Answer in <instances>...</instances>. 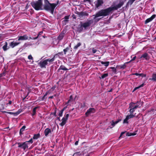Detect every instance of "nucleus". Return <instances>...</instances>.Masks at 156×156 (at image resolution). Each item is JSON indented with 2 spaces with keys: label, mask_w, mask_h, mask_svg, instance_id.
<instances>
[{
  "label": "nucleus",
  "mask_w": 156,
  "mask_h": 156,
  "mask_svg": "<svg viewBox=\"0 0 156 156\" xmlns=\"http://www.w3.org/2000/svg\"><path fill=\"white\" fill-rule=\"evenodd\" d=\"M43 0H38L36 2H32L31 3L32 6L37 10L42 9Z\"/></svg>",
  "instance_id": "4"
},
{
  "label": "nucleus",
  "mask_w": 156,
  "mask_h": 156,
  "mask_svg": "<svg viewBox=\"0 0 156 156\" xmlns=\"http://www.w3.org/2000/svg\"><path fill=\"white\" fill-rule=\"evenodd\" d=\"M81 44L79 42L75 46L74 48V49H77L79 47H80L81 45Z\"/></svg>",
  "instance_id": "31"
},
{
  "label": "nucleus",
  "mask_w": 156,
  "mask_h": 156,
  "mask_svg": "<svg viewBox=\"0 0 156 156\" xmlns=\"http://www.w3.org/2000/svg\"><path fill=\"white\" fill-rule=\"evenodd\" d=\"M67 120L64 119V118H62V122L60 124V125L62 126H63L65 125L66 122Z\"/></svg>",
  "instance_id": "20"
},
{
  "label": "nucleus",
  "mask_w": 156,
  "mask_h": 156,
  "mask_svg": "<svg viewBox=\"0 0 156 156\" xmlns=\"http://www.w3.org/2000/svg\"><path fill=\"white\" fill-rule=\"evenodd\" d=\"M40 66L41 68H45L46 66L48 65V63L46 62V60L44 61H41L39 63Z\"/></svg>",
  "instance_id": "9"
},
{
  "label": "nucleus",
  "mask_w": 156,
  "mask_h": 156,
  "mask_svg": "<svg viewBox=\"0 0 156 156\" xmlns=\"http://www.w3.org/2000/svg\"><path fill=\"white\" fill-rule=\"evenodd\" d=\"M53 98V96H50L49 97V98Z\"/></svg>",
  "instance_id": "53"
},
{
  "label": "nucleus",
  "mask_w": 156,
  "mask_h": 156,
  "mask_svg": "<svg viewBox=\"0 0 156 156\" xmlns=\"http://www.w3.org/2000/svg\"><path fill=\"white\" fill-rule=\"evenodd\" d=\"M133 75H135L136 76H142L145 77L146 75L143 73H133L132 74Z\"/></svg>",
  "instance_id": "21"
},
{
  "label": "nucleus",
  "mask_w": 156,
  "mask_h": 156,
  "mask_svg": "<svg viewBox=\"0 0 156 156\" xmlns=\"http://www.w3.org/2000/svg\"><path fill=\"white\" fill-rule=\"evenodd\" d=\"M26 143H27V142H28V143H31L32 144L33 142V140L32 139H31L30 140L28 141H26Z\"/></svg>",
  "instance_id": "44"
},
{
  "label": "nucleus",
  "mask_w": 156,
  "mask_h": 156,
  "mask_svg": "<svg viewBox=\"0 0 156 156\" xmlns=\"http://www.w3.org/2000/svg\"><path fill=\"white\" fill-rule=\"evenodd\" d=\"M156 16V15L154 14L151 17L147 19L145 21V24H147L152 21L155 17Z\"/></svg>",
  "instance_id": "12"
},
{
  "label": "nucleus",
  "mask_w": 156,
  "mask_h": 156,
  "mask_svg": "<svg viewBox=\"0 0 156 156\" xmlns=\"http://www.w3.org/2000/svg\"><path fill=\"white\" fill-rule=\"evenodd\" d=\"M64 19V21L65 22H68V19H69V16H65Z\"/></svg>",
  "instance_id": "33"
},
{
  "label": "nucleus",
  "mask_w": 156,
  "mask_h": 156,
  "mask_svg": "<svg viewBox=\"0 0 156 156\" xmlns=\"http://www.w3.org/2000/svg\"><path fill=\"white\" fill-rule=\"evenodd\" d=\"M57 54L55 55L51 59H48L46 60V62L48 63V65H49L52 62H53L55 60V56Z\"/></svg>",
  "instance_id": "13"
},
{
  "label": "nucleus",
  "mask_w": 156,
  "mask_h": 156,
  "mask_svg": "<svg viewBox=\"0 0 156 156\" xmlns=\"http://www.w3.org/2000/svg\"><path fill=\"white\" fill-rule=\"evenodd\" d=\"M44 8L45 9L49 11L53 14L55 8L57 6V4L50 3L48 0H44Z\"/></svg>",
  "instance_id": "2"
},
{
  "label": "nucleus",
  "mask_w": 156,
  "mask_h": 156,
  "mask_svg": "<svg viewBox=\"0 0 156 156\" xmlns=\"http://www.w3.org/2000/svg\"><path fill=\"white\" fill-rule=\"evenodd\" d=\"M84 14H85L84 16H88V14L86 12H84Z\"/></svg>",
  "instance_id": "50"
},
{
  "label": "nucleus",
  "mask_w": 156,
  "mask_h": 156,
  "mask_svg": "<svg viewBox=\"0 0 156 156\" xmlns=\"http://www.w3.org/2000/svg\"><path fill=\"white\" fill-rule=\"evenodd\" d=\"M84 12H81L79 13V15L80 17H83L84 16Z\"/></svg>",
  "instance_id": "34"
},
{
  "label": "nucleus",
  "mask_w": 156,
  "mask_h": 156,
  "mask_svg": "<svg viewBox=\"0 0 156 156\" xmlns=\"http://www.w3.org/2000/svg\"><path fill=\"white\" fill-rule=\"evenodd\" d=\"M78 141H76L75 142V145H78Z\"/></svg>",
  "instance_id": "51"
},
{
  "label": "nucleus",
  "mask_w": 156,
  "mask_h": 156,
  "mask_svg": "<svg viewBox=\"0 0 156 156\" xmlns=\"http://www.w3.org/2000/svg\"><path fill=\"white\" fill-rule=\"evenodd\" d=\"M126 67V66L125 65H123L120 66V68L121 69H125Z\"/></svg>",
  "instance_id": "42"
},
{
  "label": "nucleus",
  "mask_w": 156,
  "mask_h": 156,
  "mask_svg": "<svg viewBox=\"0 0 156 156\" xmlns=\"http://www.w3.org/2000/svg\"><path fill=\"white\" fill-rule=\"evenodd\" d=\"M122 2H120L119 3L115 6H111L105 9L101 10L97 12L95 15H93L94 16V19L96 20H97V18L101 16H106L109 15L111 12L113 10H117L118 9L120 8L123 4Z\"/></svg>",
  "instance_id": "1"
},
{
  "label": "nucleus",
  "mask_w": 156,
  "mask_h": 156,
  "mask_svg": "<svg viewBox=\"0 0 156 156\" xmlns=\"http://www.w3.org/2000/svg\"><path fill=\"white\" fill-rule=\"evenodd\" d=\"M95 109L94 108H90L87 110L85 114V115L87 117L90 114L95 113Z\"/></svg>",
  "instance_id": "8"
},
{
  "label": "nucleus",
  "mask_w": 156,
  "mask_h": 156,
  "mask_svg": "<svg viewBox=\"0 0 156 156\" xmlns=\"http://www.w3.org/2000/svg\"><path fill=\"white\" fill-rule=\"evenodd\" d=\"M125 133V132H122V133H121V134H120V137H121V136H122V135Z\"/></svg>",
  "instance_id": "49"
},
{
  "label": "nucleus",
  "mask_w": 156,
  "mask_h": 156,
  "mask_svg": "<svg viewBox=\"0 0 156 156\" xmlns=\"http://www.w3.org/2000/svg\"><path fill=\"white\" fill-rule=\"evenodd\" d=\"M28 37L26 34H25L23 36H19L18 37V41L26 40L28 39Z\"/></svg>",
  "instance_id": "10"
},
{
  "label": "nucleus",
  "mask_w": 156,
  "mask_h": 156,
  "mask_svg": "<svg viewBox=\"0 0 156 156\" xmlns=\"http://www.w3.org/2000/svg\"><path fill=\"white\" fill-rule=\"evenodd\" d=\"M63 110H64V109H62V110H61V111H60L59 112V114H58V115L59 116L61 117L62 116L63 112Z\"/></svg>",
  "instance_id": "36"
},
{
  "label": "nucleus",
  "mask_w": 156,
  "mask_h": 156,
  "mask_svg": "<svg viewBox=\"0 0 156 156\" xmlns=\"http://www.w3.org/2000/svg\"><path fill=\"white\" fill-rule=\"evenodd\" d=\"M73 97L72 95H71L68 101V102L69 103V102L70 101H73Z\"/></svg>",
  "instance_id": "39"
},
{
  "label": "nucleus",
  "mask_w": 156,
  "mask_h": 156,
  "mask_svg": "<svg viewBox=\"0 0 156 156\" xmlns=\"http://www.w3.org/2000/svg\"><path fill=\"white\" fill-rule=\"evenodd\" d=\"M97 51V50L96 49H94V48H93L92 49V52L93 53H95Z\"/></svg>",
  "instance_id": "47"
},
{
  "label": "nucleus",
  "mask_w": 156,
  "mask_h": 156,
  "mask_svg": "<svg viewBox=\"0 0 156 156\" xmlns=\"http://www.w3.org/2000/svg\"><path fill=\"white\" fill-rule=\"evenodd\" d=\"M93 22L92 20H88L86 22H85L81 25V26L84 28H86L89 26Z\"/></svg>",
  "instance_id": "7"
},
{
  "label": "nucleus",
  "mask_w": 156,
  "mask_h": 156,
  "mask_svg": "<svg viewBox=\"0 0 156 156\" xmlns=\"http://www.w3.org/2000/svg\"><path fill=\"white\" fill-rule=\"evenodd\" d=\"M8 43L5 42V44L3 46L2 48L4 51L7 50L9 48V47L8 46Z\"/></svg>",
  "instance_id": "18"
},
{
  "label": "nucleus",
  "mask_w": 156,
  "mask_h": 156,
  "mask_svg": "<svg viewBox=\"0 0 156 156\" xmlns=\"http://www.w3.org/2000/svg\"><path fill=\"white\" fill-rule=\"evenodd\" d=\"M135 1V0H129L128 3L130 5H131Z\"/></svg>",
  "instance_id": "38"
},
{
  "label": "nucleus",
  "mask_w": 156,
  "mask_h": 156,
  "mask_svg": "<svg viewBox=\"0 0 156 156\" xmlns=\"http://www.w3.org/2000/svg\"><path fill=\"white\" fill-rule=\"evenodd\" d=\"M142 105L141 102L137 101L136 103L131 102L129 104V111L130 113H133L138 108H140Z\"/></svg>",
  "instance_id": "3"
},
{
  "label": "nucleus",
  "mask_w": 156,
  "mask_h": 156,
  "mask_svg": "<svg viewBox=\"0 0 156 156\" xmlns=\"http://www.w3.org/2000/svg\"><path fill=\"white\" fill-rule=\"evenodd\" d=\"M25 128V126H22V127L21 128V129L20 130V134L22 133V132L24 131Z\"/></svg>",
  "instance_id": "28"
},
{
  "label": "nucleus",
  "mask_w": 156,
  "mask_h": 156,
  "mask_svg": "<svg viewBox=\"0 0 156 156\" xmlns=\"http://www.w3.org/2000/svg\"><path fill=\"white\" fill-rule=\"evenodd\" d=\"M20 44V42H15L14 41H13L10 43L9 45L10 47L13 48L14 47Z\"/></svg>",
  "instance_id": "11"
},
{
  "label": "nucleus",
  "mask_w": 156,
  "mask_h": 156,
  "mask_svg": "<svg viewBox=\"0 0 156 156\" xmlns=\"http://www.w3.org/2000/svg\"><path fill=\"white\" fill-rule=\"evenodd\" d=\"M38 108V107H36L33 108V114H32V116H33L35 115V114H36V110Z\"/></svg>",
  "instance_id": "26"
},
{
  "label": "nucleus",
  "mask_w": 156,
  "mask_h": 156,
  "mask_svg": "<svg viewBox=\"0 0 156 156\" xmlns=\"http://www.w3.org/2000/svg\"><path fill=\"white\" fill-rule=\"evenodd\" d=\"M67 70L68 69L66 68L64 66L62 65L60 66L59 68L58 69V70Z\"/></svg>",
  "instance_id": "23"
},
{
  "label": "nucleus",
  "mask_w": 156,
  "mask_h": 156,
  "mask_svg": "<svg viewBox=\"0 0 156 156\" xmlns=\"http://www.w3.org/2000/svg\"><path fill=\"white\" fill-rule=\"evenodd\" d=\"M111 125L113 127L115 125L114 122L113 121H112Z\"/></svg>",
  "instance_id": "48"
},
{
  "label": "nucleus",
  "mask_w": 156,
  "mask_h": 156,
  "mask_svg": "<svg viewBox=\"0 0 156 156\" xmlns=\"http://www.w3.org/2000/svg\"><path fill=\"white\" fill-rule=\"evenodd\" d=\"M55 86H54L53 87H52L49 91H47L46 93L44 95V96L42 98V100H43L44 99V98L46 96L48 93H50V91H52L53 90H54L55 89Z\"/></svg>",
  "instance_id": "16"
},
{
  "label": "nucleus",
  "mask_w": 156,
  "mask_h": 156,
  "mask_svg": "<svg viewBox=\"0 0 156 156\" xmlns=\"http://www.w3.org/2000/svg\"><path fill=\"white\" fill-rule=\"evenodd\" d=\"M112 89H111L109 91H108L109 92H112Z\"/></svg>",
  "instance_id": "55"
},
{
  "label": "nucleus",
  "mask_w": 156,
  "mask_h": 156,
  "mask_svg": "<svg viewBox=\"0 0 156 156\" xmlns=\"http://www.w3.org/2000/svg\"><path fill=\"white\" fill-rule=\"evenodd\" d=\"M4 112L7 113L8 114H11V115H13L14 114V113L12 112Z\"/></svg>",
  "instance_id": "45"
},
{
  "label": "nucleus",
  "mask_w": 156,
  "mask_h": 156,
  "mask_svg": "<svg viewBox=\"0 0 156 156\" xmlns=\"http://www.w3.org/2000/svg\"><path fill=\"white\" fill-rule=\"evenodd\" d=\"M144 58L146 60H148L149 59V57L147 53H145L143 54L141 56L140 58Z\"/></svg>",
  "instance_id": "14"
},
{
  "label": "nucleus",
  "mask_w": 156,
  "mask_h": 156,
  "mask_svg": "<svg viewBox=\"0 0 156 156\" xmlns=\"http://www.w3.org/2000/svg\"><path fill=\"white\" fill-rule=\"evenodd\" d=\"M135 114H133V113H130V115H128L126 116V118L124 119L123 121V123H128V120L129 119L133 118L135 116Z\"/></svg>",
  "instance_id": "5"
},
{
  "label": "nucleus",
  "mask_w": 156,
  "mask_h": 156,
  "mask_svg": "<svg viewBox=\"0 0 156 156\" xmlns=\"http://www.w3.org/2000/svg\"><path fill=\"white\" fill-rule=\"evenodd\" d=\"M69 116V114H66L64 116V117H63V118H64V119H66V120H67L68 119V118Z\"/></svg>",
  "instance_id": "35"
},
{
  "label": "nucleus",
  "mask_w": 156,
  "mask_h": 156,
  "mask_svg": "<svg viewBox=\"0 0 156 156\" xmlns=\"http://www.w3.org/2000/svg\"><path fill=\"white\" fill-rule=\"evenodd\" d=\"M108 76V73H105L103 74L101 76V77H100V78L104 79L105 77H107Z\"/></svg>",
  "instance_id": "32"
},
{
  "label": "nucleus",
  "mask_w": 156,
  "mask_h": 156,
  "mask_svg": "<svg viewBox=\"0 0 156 156\" xmlns=\"http://www.w3.org/2000/svg\"><path fill=\"white\" fill-rule=\"evenodd\" d=\"M17 144L18 145V147L23 148L24 150H25L26 148H28L27 144L26 143V142L18 143Z\"/></svg>",
  "instance_id": "6"
},
{
  "label": "nucleus",
  "mask_w": 156,
  "mask_h": 156,
  "mask_svg": "<svg viewBox=\"0 0 156 156\" xmlns=\"http://www.w3.org/2000/svg\"><path fill=\"white\" fill-rule=\"evenodd\" d=\"M58 119L59 120H60V119H59V118H58Z\"/></svg>",
  "instance_id": "58"
},
{
  "label": "nucleus",
  "mask_w": 156,
  "mask_h": 156,
  "mask_svg": "<svg viewBox=\"0 0 156 156\" xmlns=\"http://www.w3.org/2000/svg\"><path fill=\"white\" fill-rule=\"evenodd\" d=\"M69 49V48L68 47H67L66 49H64L63 50V51L64 52L65 54H66V52L68 51Z\"/></svg>",
  "instance_id": "37"
},
{
  "label": "nucleus",
  "mask_w": 156,
  "mask_h": 156,
  "mask_svg": "<svg viewBox=\"0 0 156 156\" xmlns=\"http://www.w3.org/2000/svg\"><path fill=\"white\" fill-rule=\"evenodd\" d=\"M101 63L102 64L104 65L105 66H108L109 63V62H104L101 61Z\"/></svg>",
  "instance_id": "25"
},
{
  "label": "nucleus",
  "mask_w": 156,
  "mask_h": 156,
  "mask_svg": "<svg viewBox=\"0 0 156 156\" xmlns=\"http://www.w3.org/2000/svg\"><path fill=\"white\" fill-rule=\"evenodd\" d=\"M42 32H41L40 33H39V35L41 34L42 33Z\"/></svg>",
  "instance_id": "56"
},
{
  "label": "nucleus",
  "mask_w": 156,
  "mask_h": 156,
  "mask_svg": "<svg viewBox=\"0 0 156 156\" xmlns=\"http://www.w3.org/2000/svg\"><path fill=\"white\" fill-rule=\"evenodd\" d=\"M136 135V133H133L128 132L126 134V135L128 136H134Z\"/></svg>",
  "instance_id": "27"
},
{
  "label": "nucleus",
  "mask_w": 156,
  "mask_h": 156,
  "mask_svg": "<svg viewBox=\"0 0 156 156\" xmlns=\"http://www.w3.org/2000/svg\"><path fill=\"white\" fill-rule=\"evenodd\" d=\"M150 79L151 80L156 81V74H153L152 76V78L151 79Z\"/></svg>",
  "instance_id": "24"
},
{
  "label": "nucleus",
  "mask_w": 156,
  "mask_h": 156,
  "mask_svg": "<svg viewBox=\"0 0 156 156\" xmlns=\"http://www.w3.org/2000/svg\"><path fill=\"white\" fill-rule=\"evenodd\" d=\"M64 36V33L63 32H62L58 37V39L59 41H60L63 39Z\"/></svg>",
  "instance_id": "19"
},
{
  "label": "nucleus",
  "mask_w": 156,
  "mask_h": 156,
  "mask_svg": "<svg viewBox=\"0 0 156 156\" xmlns=\"http://www.w3.org/2000/svg\"><path fill=\"white\" fill-rule=\"evenodd\" d=\"M136 58V56H135L133 58L131 59V60L129 62H128L127 63H130V62L133 61H134V60Z\"/></svg>",
  "instance_id": "40"
},
{
  "label": "nucleus",
  "mask_w": 156,
  "mask_h": 156,
  "mask_svg": "<svg viewBox=\"0 0 156 156\" xmlns=\"http://www.w3.org/2000/svg\"><path fill=\"white\" fill-rule=\"evenodd\" d=\"M83 154H84L83 153H80V152H76L73 154V156H80Z\"/></svg>",
  "instance_id": "22"
},
{
  "label": "nucleus",
  "mask_w": 156,
  "mask_h": 156,
  "mask_svg": "<svg viewBox=\"0 0 156 156\" xmlns=\"http://www.w3.org/2000/svg\"><path fill=\"white\" fill-rule=\"evenodd\" d=\"M11 103H12L11 101H9V102L8 104H11Z\"/></svg>",
  "instance_id": "54"
},
{
  "label": "nucleus",
  "mask_w": 156,
  "mask_h": 156,
  "mask_svg": "<svg viewBox=\"0 0 156 156\" xmlns=\"http://www.w3.org/2000/svg\"><path fill=\"white\" fill-rule=\"evenodd\" d=\"M144 84L143 83L142 84L140 85V86L135 87L134 90V91H135V90H136L137 89H139V88H140V87H143L144 86Z\"/></svg>",
  "instance_id": "30"
},
{
  "label": "nucleus",
  "mask_w": 156,
  "mask_h": 156,
  "mask_svg": "<svg viewBox=\"0 0 156 156\" xmlns=\"http://www.w3.org/2000/svg\"><path fill=\"white\" fill-rule=\"evenodd\" d=\"M112 69H113L114 71H116V69L115 68H112Z\"/></svg>",
  "instance_id": "52"
},
{
  "label": "nucleus",
  "mask_w": 156,
  "mask_h": 156,
  "mask_svg": "<svg viewBox=\"0 0 156 156\" xmlns=\"http://www.w3.org/2000/svg\"><path fill=\"white\" fill-rule=\"evenodd\" d=\"M103 3V2L102 0H97V1L96 4V6L97 8L102 5Z\"/></svg>",
  "instance_id": "15"
},
{
  "label": "nucleus",
  "mask_w": 156,
  "mask_h": 156,
  "mask_svg": "<svg viewBox=\"0 0 156 156\" xmlns=\"http://www.w3.org/2000/svg\"><path fill=\"white\" fill-rule=\"evenodd\" d=\"M38 37V35L37 37H33L32 38L31 37H29V39H32V40H35L37 39Z\"/></svg>",
  "instance_id": "41"
},
{
  "label": "nucleus",
  "mask_w": 156,
  "mask_h": 156,
  "mask_svg": "<svg viewBox=\"0 0 156 156\" xmlns=\"http://www.w3.org/2000/svg\"><path fill=\"white\" fill-rule=\"evenodd\" d=\"M121 121L120 119L118 120L115 121V122H114L115 124H117L120 121Z\"/></svg>",
  "instance_id": "46"
},
{
  "label": "nucleus",
  "mask_w": 156,
  "mask_h": 156,
  "mask_svg": "<svg viewBox=\"0 0 156 156\" xmlns=\"http://www.w3.org/2000/svg\"><path fill=\"white\" fill-rule=\"evenodd\" d=\"M51 132V130L50 129L47 128L45 129L44 133V134L46 136H47L48 134Z\"/></svg>",
  "instance_id": "17"
},
{
  "label": "nucleus",
  "mask_w": 156,
  "mask_h": 156,
  "mask_svg": "<svg viewBox=\"0 0 156 156\" xmlns=\"http://www.w3.org/2000/svg\"><path fill=\"white\" fill-rule=\"evenodd\" d=\"M28 58L29 59L32 60L33 59V58L31 55H30L28 56Z\"/></svg>",
  "instance_id": "43"
},
{
  "label": "nucleus",
  "mask_w": 156,
  "mask_h": 156,
  "mask_svg": "<svg viewBox=\"0 0 156 156\" xmlns=\"http://www.w3.org/2000/svg\"><path fill=\"white\" fill-rule=\"evenodd\" d=\"M40 134H35L33 137L34 139H37L40 137Z\"/></svg>",
  "instance_id": "29"
},
{
  "label": "nucleus",
  "mask_w": 156,
  "mask_h": 156,
  "mask_svg": "<svg viewBox=\"0 0 156 156\" xmlns=\"http://www.w3.org/2000/svg\"><path fill=\"white\" fill-rule=\"evenodd\" d=\"M100 19H98L97 20V21H98L99 20H100Z\"/></svg>",
  "instance_id": "57"
}]
</instances>
